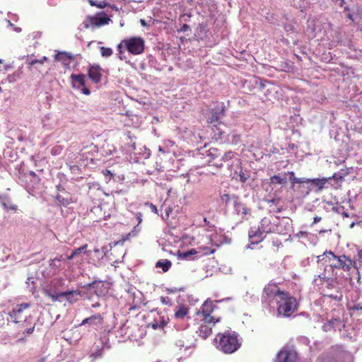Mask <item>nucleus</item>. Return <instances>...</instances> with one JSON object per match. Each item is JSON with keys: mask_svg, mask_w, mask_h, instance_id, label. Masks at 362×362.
Segmentation results:
<instances>
[{"mask_svg": "<svg viewBox=\"0 0 362 362\" xmlns=\"http://www.w3.org/2000/svg\"><path fill=\"white\" fill-rule=\"evenodd\" d=\"M214 342L216 348L225 354H233L241 346L240 339L235 332L226 331L218 333Z\"/></svg>", "mask_w": 362, "mask_h": 362, "instance_id": "1", "label": "nucleus"}, {"mask_svg": "<svg viewBox=\"0 0 362 362\" xmlns=\"http://www.w3.org/2000/svg\"><path fill=\"white\" fill-rule=\"evenodd\" d=\"M276 302L278 305V314L284 317H290L298 309L296 299L291 296L287 291L282 293L281 297Z\"/></svg>", "mask_w": 362, "mask_h": 362, "instance_id": "2", "label": "nucleus"}, {"mask_svg": "<svg viewBox=\"0 0 362 362\" xmlns=\"http://www.w3.org/2000/svg\"><path fill=\"white\" fill-rule=\"evenodd\" d=\"M125 48L130 54L139 55L144 52L145 41L141 37H131L124 39L117 45L118 49Z\"/></svg>", "mask_w": 362, "mask_h": 362, "instance_id": "3", "label": "nucleus"}, {"mask_svg": "<svg viewBox=\"0 0 362 362\" xmlns=\"http://www.w3.org/2000/svg\"><path fill=\"white\" fill-rule=\"evenodd\" d=\"M43 293L54 302L59 300V298L61 297H65L66 300L70 303H76L78 300V297L81 296V291L78 290L59 293L52 291L49 288H45Z\"/></svg>", "mask_w": 362, "mask_h": 362, "instance_id": "4", "label": "nucleus"}, {"mask_svg": "<svg viewBox=\"0 0 362 362\" xmlns=\"http://www.w3.org/2000/svg\"><path fill=\"white\" fill-rule=\"evenodd\" d=\"M40 182V179L39 176L33 171L21 174L18 178V182L24 187L29 193L38 187Z\"/></svg>", "mask_w": 362, "mask_h": 362, "instance_id": "5", "label": "nucleus"}, {"mask_svg": "<svg viewBox=\"0 0 362 362\" xmlns=\"http://www.w3.org/2000/svg\"><path fill=\"white\" fill-rule=\"evenodd\" d=\"M324 255L329 259L330 266L334 268L342 269L345 271L349 270L352 261L344 255H335L331 250H325Z\"/></svg>", "mask_w": 362, "mask_h": 362, "instance_id": "6", "label": "nucleus"}, {"mask_svg": "<svg viewBox=\"0 0 362 362\" xmlns=\"http://www.w3.org/2000/svg\"><path fill=\"white\" fill-rule=\"evenodd\" d=\"M30 307L31 304L29 303L17 304L13 308L12 311L9 314L11 320L16 323H19L26 321L28 317L31 319L30 315H28V313L27 311Z\"/></svg>", "mask_w": 362, "mask_h": 362, "instance_id": "7", "label": "nucleus"}, {"mask_svg": "<svg viewBox=\"0 0 362 362\" xmlns=\"http://www.w3.org/2000/svg\"><path fill=\"white\" fill-rule=\"evenodd\" d=\"M284 220H280L277 217H264L261 220L260 227L262 231L267 233H279L282 230L280 228L281 223Z\"/></svg>", "mask_w": 362, "mask_h": 362, "instance_id": "8", "label": "nucleus"}, {"mask_svg": "<svg viewBox=\"0 0 362 362\" xmlns=\"http://www.w3.org/2000/svg\"><path fill=\"white\" fill-rule=\"evenodd\" d=\"M276 362H298L296 350L291 346H284L278 353Z\"/></svg>", "mask_w": 362, "mask_h": 362, "instance_id": "9", "label": "nucleus"}, {"mask_svg": "<svg viewBox=\"0 0 362 362\" xmlns=\"http://www.w3.org/2000/svg\"><path fill=\"white\" fill-rule=\"evenodd\" d=\"M232 214L238 217L240 222L248 220L251 216V209L241 202L240 197L232 205Z\"/></svg>", "mask_w": 362, "mask_h": 362, "instance_id": "10", "label": "nucleus"}, {"mask_svg": "<svg viewBox=\"0 0 362 362\" xmlns=\"http://www.w3.org/2000/svg\"><path fill=\"white\" fill-rule=\"evenodd\" d=\"M135 214L136 218L138 222L137 225L134 227L133 230L131 232L124 235H122V237L119 240L111 242L109 244L110 247H113L117 245L124 246V243L129 241L131 238L136 236L139 233V232L140 231V228L139 227V225L142 222L143 216L141 212H136Z\"/></svg>", "mask_w": 362, "mask_h": 362, "instance_id": "11", "label": "nucleus"}, {"mask_svg": "<svg viewBox=\"0 0 362 362\" xmlns=\"http://www.w3.org/2000/svg\"><path fill=\"white\" fill-rule=\"evenodd\" d=\"M198 321L199 328L197 331L198 335L204 339L208 338L212 334V327L216 322L220 321L219 318L216 320H202V318H197Z\"/></svg>", "mask_w": 362, "mask_h": 362, "instance_id": "12", "label": "nucleus"}, {"mask_svg": "<svg viewBox=\"0 0 362 362\" xmlns=\"http://www.w3.org/2000/svg\"><path fill=\"white\" fill-rule=\"evenodd\" d=\"M71 85L74 88L79 89L81 92L86 95H90V90L85 86L86 85V76L84 74H72L70 76Z\"/></svg>", "mask_w": 362, "mask_h": 362, "instance_id": "13", "label": "nucleus"}, {"mask_svg": "<svg viewBox=\"0 0 362 362\" xmlns=\"http://www.w3.org/2000/svg\"><path fill=\"white\" fill-rule=\"evenodd\" d=\"M214 310V305L211 300H206L201 307V312H197V318H202V320H216L217 318L212 316L211 314Z\"/></svg>", "mask_w": 362, "mask_h": 362, "instance_id": "14", "label": "nucleus"}, {"mask_svg": "<svg viewBox=\"0 0 362 362\" xmlns=\"http://www.w3.org/2000/svg\"><path fill=\"white\" fill-rule=\"evenodd\" d=\"M267 233L262 231L261 227L259 225L257 228L252 227L249 230L248 235L250 244L247 245V249L250 248L251 245H255L260 243L265 237Z\"/></svg>", "mask_w": 362, "mask_h": 362, "instance_id": "15", "label": "nucleus"}, {"mask_svg": "<svg viewBox=\"0 0 362 362\" xmlns=\"http://www.w3.org/2000/svg\"><path fill=\"white\" fill-rule=\"evenodd\" d=\"M108 21L109 19L105 17L88 16L83 22L81 25L83 26L85 29H88L90 27H99L103 25L107 24Z\"/></svg>", "mask_w": 362, "mask_h": 362, "instance_id": "16", "label": "nucleus"}, {"mask_svg": "<svg viewBox=\"0 0 362 362\" xmlns=\"http://www.w3.org/2000/svg\"><path fill=\"white\" fill-rule=\"evenodd\" d=\"M264 292L267 298H273L276 301L281 297L282 293H286L285 291H281L276 284H268L264 288Z\"/></svg>", "mask_w": 362, "mask_h": 362, "instance_id": "17", "label": "nucleus"}, {"mask_svg": "<svg viewBox=\"0 0 362 362\" xmlns=\"http://www.w3.org/2000/svg\"><path fill=\"white\" fill-rule=\"evenodd\" d=\"M299 238V240L303 243L305 247L314 246L317 237L311 233L307 232L300 231L296 235Z\"/></svg>", "mask_w": 362, "mask_h": 362, "instance_id": "18", "label": "nucleus"}, {"mask_svg": "<svg viewBox=\"0 0 362 362\" xmlns=\"http://www.w3.org/2000/svg\"><path fill=\"white\" fill-rule=\"evenodd\" d=\"M224 105L218 104L214 109H212L210 116L208 117V122L210 123L218 122L224 115Z\"/></svg>", "mask_w": 362, "mask_h": 362, "instance_id": "19", "label": "nucleus"}, {"mask_svg": "<svg viewBox=\"0 0 362 362\" xmlns=\"http://www.w3.org/2000/svg\"><path fill=\"white\" fill-rule=\"evenodd\" d=\"M171 254L177 256L178 260L181 261H191L196 258L197 250H177L176 253Z\"/></svg>", "mask_w": 362, "mask_h": 362, "instance_id": "20", "label": "nucleus"}, {"mask_svg": "<svg viewBox=\"0 0 362 362\" xmlns=\"http://www.w3.org/2000/svg\"><path fill=\"white\" fill-rule=\"evenodd\" d=\"M101 68L99 65H91L88 69V77L95 83H98L101 81L102 74Z\"/></svg>", "mask_w": 362, "mask_h": 362, "instance_id": "21", "label": "nucleus"}, {"mask_svg": "<svg viewBox=\"0 0 362 362\" xmlns=\"http://www.w3.org/2000/svg\"><path fill=\"white\" fill-rule=\"evenodd\" d=\"M74 55L70 52H58L54 55V59L56 61L61 62L65 68H69L70 65V61L73 59Z\"/></svg>", "mask_w": 362, "mask_h": 362, "instance_id": "22", "label": "nucleus"}, {"mask_svg": "<svg viewBox=\"0 0 362 362\" xmlns=\"http://www.w3.org/2000/svg\"><path fill=\"white\" fill-rule=\"evenodd\" d=\"M341 325L342 322L339 318H332L322 325V329L325 332H329L336 329L341 330Z\"/></svg>", "mask_w": 362, "mask_h": 362, "instance_id": "23", "label": "nucleus"}, {"mask_svg": "<svg viewBox=\"0 0 362 362\" xmlns=\"http://www.w3.org/2000/svg\"><path fill=\"white\" fill-rule=\"evenodd\" d=\"M103 317L100 314L93 315L89 317H86L81 322L79 326L89 324L90 325H102L103 323Z\"/></svg>", "mask_w": 362, "mask_h": 362, "instance_id": "24", "label": "nucleus"}, {"mask_svg": "<svg viewBox=\"0 0 362 362\" xmlns=\"http://www.w3.org/2000/svg\"><path fill=\"white\" fill-rule=\"evenodd\" d=\"M213 138L221 143H225V139L227 135V132L221 129L220 127L214 125L212 128Z\"/></svg>", "mask_w": 362, "mask_h": 362, "instance_id": "25", "label": "nucleus"}, {"mask_svg": "<svg viewBox=\"0 0 362 362\" xmlns=\"http://www.w3.org/2000/svg\"><path fill=\"white\" fill-rule=\"evenodd\" d=\"M230 239L227 238L226 236L222 235L215 234L212 235L211 237V242L212 245H214L218 247L222 246L224 242L230 243Z\"/></svg>", "mask_w": 362, "mask_h": 362, "instance_id": "26", "label": "nucleus"}, {"mask_svg": "<svg viewBox=\"0 0 362 362\" xmlns=\"http://www.w3.org/2000/svg\"><path fill=\"white\" fill-rule=\"evenodd\" d=\"M347 17L357 24L362 32V8H358L356 13H348Z\"/></svg>", "mask_w": 362, "mask_h": 362, "instance_id": "27", "label": "nucleus"}, {"mask_svg": "<svg viewBox=\"0 0 362 362\" xmlns=\"http://www.w3.org/2000/svg\"><path fill=\"white\" fill-rule=\"evenodd\" d=\"M189 309L184 305L178 306L177 309L175 310L174 314V317L175 319H185V317H188L187 315L189 314Z\"/></svg>", "mask_w": 362, "mask_h": 362, "instance_id": "28", "label": "nucleus"}, {"mask_svg": "<svg viewBox=\"0 0 362 362\" xmlns=\"http://www.w3.org/2000/svg\"><path fill=\"white\" fill-rule=\"evenodd\" d=\"M234 153L231 151L226 152L221 157L219 160L216 162L214 165L218 168H222L223 165V162H228L234 157Z\"/></svg>", "mask_w": 362, "mask_h": 362, "instance_id": "29", "label": "nucleus"}, {"mask_svg": "<svg viewBox=\"0 0 362 362\" xmlns=\"http://www.w3.org/2000/svg\"><path fill=\"white\" fill-rule=\"evenodd\" d=\"M270 183L276 185H285L287 183V177H286V173H284V175H275L270 177Z\"/></svg>", "mask_w": 362, "mask_h": 362, "instance_id": "30", "label": "nucleus"}, {"mask_svg": "<svg viewBox=\"0 0 362 362\" xmlns=\"http://www.w3.org/2000/svg\"><path fill=\"white\" fill-rule=\"evenodd\" d=\"M240 141V136L238 134L235 132H232L230 133H227L225 143L232 144H237Z\"/></svg>", "mask_w": 362, "mask_h": 362, "instance_id": "31", "label": "nucleus"}, {"mask_svg": "<svg viewBox=\"0 0 362 362\" xmlns=\"http://www.w3.org/2000/svg\"><path fill=\"white\" fill-rule=\"evenodd\" d=\"M172 266V262L168 259H160L156 263V268H160L163 272H168Z\"/></svg>", "mask_w": 362, "mask_h": 362, "instance_id": "32", "label": "nucleus"}, {"mask_svg": "<svg viewBox=\"0 0 362 362\" xmlns=\"http://www.w3.org/2000/svg\"><path fill=\"white\" fill-rule=\"evenodd\" d=\"M250 177L249 172H243L242 168H240V172L235 171L233 175V178L239 180L241 182H245Z\"/></svg>", "mask_w": 362, "mask_h": 362, "instance_id": "33", "label": "nucleus"}, {"mask_svg": "<svg viewBox=\"0 0 362 362\" xmlns=\"http://www.w3.org/2000/svg\"><path fill=\"white\" fill-rule=\"evenodd\" d=\"M129 138L130 139H132V137L130 136V135H129ZM124 150L125 151V153L127 154H129L130 156H132V154L136 153V147L135 142L132 141V140H130L129 143H127L125 144V146L124 147Z\"/></svg>", "mask_w": 362, "mask_h": 362, "instance_id": "34", "label": "nucleus"}, {"mask_svg": "<svg viewBox=\"0 0 362 362\" xmlns=\"http://www.w3.org/2000/svg\"><path fill=\"white\" fill-rule=\"evenodd\" d=\"M319 280L320 281V285H325V287L327 288H334L336 281L331 278H326L325 276L321 277L319 276Z\"/></svg>", "mask_w": 362, "mask_h": 362, "instance_id": "35", "label": "nucleus"}, {"mask_svg": "<svg viewBox=\"0 0 362 362\" xmlns=\"http://www.w3.org/2000/svg\"><path fill=\"white\" fill-rule=\"evenodd\" d=\"M55 200L59 205H62L64 206H68L71 202V199L69 197H64L59 192L55 195Z\"/></svg>", "mask_w": 362, "mask_h": 362, "instance_id": "36", "label": "nucleus"}, {"mask_svg": "<svg viewBox=\"0 0 362 362\" xmlns=\"http://www.w3.org/2000/svg\"><path fill=\"white\" fill-rule=\"evenodd\" d=\"M222 200H223L226 204L233 205V203L239 198L236 194H224L222 196Z\"/></svg>", "mask_w": 362, "mask_h": 362, "instance_id": "37", "label": "nucleus"}, {"mask_svg": "<svg viewBox=\"0 0 362 362\" xmlns=\"http://www.w3.org/2000/svg\"><path fill=\"white\" fill-rule=\"evenodd\" d=\"M310 182H312L315 187H317L318 190H321L325 187V184L327 182V178H315V179H310Z\"/></svg>", "mask_w": 362, "mask_h": 362, "instance_id": "38", "label": "nucleus"}, {"mask_svg": "<svg viewBox=\"0 0 362 362\" xmlns=\"http://www.w3.org/2000/svg\"><path fill=\"white\" fill-rule=\"evenodd\" d=\"M221 156L220 151L215 148H211L207 151V156L210 158V160H215Z\"/></svg>", "mask_w": 362, "mask_h": 362, "instance_id": "39", "label": "nucleus"}, {"mask_svg": "<svg viewBox=\"0 0 362 362\" xmlns=\"http://www.w3.org/2000/svg\"><path fill=\"white\" fill-rule=\"evenodd\" d=\"M143 148H144V150L142 148H139V151L136 150V153H134V155H135V156L141 155L142 158L146 159L150 156V151L144 146Z\"/></svg>", "mask_w": 362, "mask_h": 362, "instance_id": "40", "label": "nucleus"}, {"mask_svg": "<svg viewBox=\"0 0 362 362\" xmlns=\"http://www.w3.org/2000/svg\"><path fill=\"white\" fill-rule=\"evenodd\" d=\"M100 53H101L102 57L107 58V57H110L113 54V51L110 47H100Z\"/></svg>", "mask_w": 362, "mask_h": 362, "instance_id": "41", "label": "nucleus"}, {"mask_svg": "<svg viewBox=\"0 0 362 362\" xmlns=\"http://www.w3.org/2000/svg\"><path fill=\"white\" fill-rule=\"evenodd\" d=\"M333 210L335 211L337 214H341L344 217H349V214L345 211L344 207L342 206L334 207Z\"/></svg>", "mask_w": 362, "mask_h": 362, "instance_id": "42", "label": "nucleus"}, {"mask_svg": "<svg viewBox=\"0 0 362 362\" xmlns=\"http://www.w3.org/2000/svg\"><path fill=\"white\" fill-rule=\"evenodd\" d=\"M182 241V243L185 245H187V244L192 245V243L194 242V238L191 235H186L183 236Z\"/></svg>", "mask_w": 362, "mask_h": 362, "instance_id": "43", "label": "nucleus"}, {"mask_svg": "<svg viewBox=\"0 0 362 362\" xmlns=\"http://www.w3.org/2000/svg\"><path fill=\"white\" fill-rule=\"evenodd\" d=\"M324 296L329 297V298L334 299L337 301H340L342 298V295L340 292H339V295L329 294L325 293Z\"/></svg>", "mask_w": 362, "mask_h": 362, "instance_id": "44", "label": "nucleus"}, {"mask_svg": "<svg viewBox=\"0 0 362 362\" xmlns=\"http://www.w3.org/2000/svg\"><path fill=\"white\" fill-rule=\"evenodd\" d=\"M62 148L61 146H55L51 150V153L53 156L59 155L62 153Z\"/></svg>", "mask_w": 362, "mask_h": 362, "instance_id": "45", "label": "nucleus"}, {"mask_svg": "<svg viewBox=\"0 0 362 362\" xmlns=\"http://www.w3.org/2000/svg\"><path fill=\"white\" fill-rule=\"evenodd\" d=\"M103 175L105 177V178L107 180V182L110 181L111 177L113 176L112 173L109 170H105L103 172Z\"/></svg>", "mask_w": 362, "mask_h": 362, "instance_id": "46", "label": "nucleus"}, {"mask_svg": "<svg viewBox=\"0 0 362 362\" xmlns=\"http://www.w3.org/2000/svg\"><path fill=\"white\" fill-rule=\"evenodd\" d=\"M160 300L163 304L168 305L170 304V299L168 296H161Z\"/></svg>", "mask_w": 362, "mask_h": 362, "instance_id": "47", "label": "nucleus"}, {"mask_svg": "<svg viewBox=\"0 0 362 362\" xmlns=\"http://www.w3.org/2000/svg\"><path fill=\"white\" fill-rule=\"evenodd\" d=\"M288 174L290 175V180L293 184L296 183L298 181V178L295 176V173L293 172H288Z\"/></svg>", "mask_w": 362, "mask_h": 362, "instance_id": "48", "label": "nucleus"}, {"mask_svg": "<svg viewBox=\"0 0 362 362\" xmlns=\"http://www.w3.org/2000/svg\"><path fill=\"white\" fill-rule=\"evenodd\" d=\"M34 329H35V325H33V326H30V327L25 329L23 332V334L28 335V334H32L34 332Z\"/></svg>", "mask_w": 362, "mask_h": 362, "instance_id": "49", "label": "nucleus"}, {"mask_svg": "<svg viewBox=\"0 0 362 362\" xmlns=\"http://www.w3.org/2000/svg\"><path fill=\"white\" fill-rule=\"evenodd\" d=\"M90 4L92 6H96L98 8H104L105 6V3H104V2H101V3L98 4L93 0H90Z\"/></svg>", "mask_w": 362, "mask_h": 362, "instance_id": "50", "label": "nucleus"}, {"mask_svg": "<svg viewBox=\"0 0 362 362\" xmlns=\"http://www.w3.org/2000/svg\"><path fill=\"white\" fill-rule=\"evenodd\" d=\"M268 204H272L276 205L279 202V198L277 199H268L266 200Z\"/></svg>", "mask_w": 362, "mask_h": 362, "instance_id": "51", "label": "nucleus"}, {"mask_svg": "<svg viewBox=\"0 0 362 362\" xmlns=\"http://www.w3.org/2000/svg\"><path fill=\"white\" fill-rule=\"evenodd\" d=\"M117 50H118V57L121 59V60H123V59H126V57L124 55V53L122 50V49H118L117 48Z\"/></svg>", "mask_w": 362, "mask_h": 362, "instance_id": "52", "label": "nucleus"}, {"mask_svg": "<svg viewBox=\"0 0 362 362\" xmlns=\"http://www.w3.org/2000/svg\"><path fill=\"white\" fill-rule=\"evenodd\" d=\"M146 204L149 205V207L152 212H153L155 214L158 213L157 207L156 206V205H154L151 203V204L147 203Z\"/></svg>", "mask_w": 362, "mask_h": 362, "instance_id": "53", "label": "nucleus"}, {"mask_svg": "<svg viewBox=\"0 0 362 362\" xmlns=\"http://www.w3.org/2000/svg\"><path fill=\"white\" fill-rule=\"evenodd\" d=\"M298 181H297L296 183H309L310 181V179H306L305 177L298 178Z\"/></svg>", "mask_w": 362, "mask_h": 362, "instance_id": "54", "label": "nucleus"}, {"mask_svg": "<svg viewBox=\"0 0 362 362\" xmlns=\"http://www.w3.org/2000/svg\"><path fill=\"white\" fill-rule=\"evenodd\" d=\"M203 221L204 223V226H208L209 228H212L214 226H212L210 222L206 219V218H204Z\"/></svg>", "mask_w": 362, "mask_h": 362, "instance_id": "55", "label": "nucleus"}, {"mask_svg": "<svg viewBox=\"0 0 362 362\" xmlns=\"http://www.w3.org/2000/svg\"><path fill=\"white\" fill-rule=\"evenodd\" d=\"M190 29L189 26L187 24H183L182 28H180V30L182 32H185L187 30H189Z\"/></svg>", "mask_w": 362, "mask_h": 362, "instance_id": "56", "label": "nucleus"}, {"mask_svg": "<svg viewBox=\"0 0 362 362\" xmlns=\"http://www.w3.org/2000/svg\"><path fill=\"white\" fill-rule=\"evenodd\" d=\"M334 1L340 6L344 7L345 4L344 0H334Z\"/></svg>", "mask_w": 362, "mask_h": 362, "instance_id": "57", "label": "nucleus"}, {"mask_svg": "<svg viewBox=\"0 0 362 362\" xmlns=\"http://www.w3.org/2000/svg\"><path fill=\"white\" fill-rule=\"evenodd\" d=\"M319 234H322V233H331V229L329 228H325V229H322V230H317Z\"/></svg>", "mask_w": 362, "mask_h": 362, "instance_id": "58", "label": "nucleus"}, {"mask_svg": "<svg viewBox=\"0 0 362 362\" xmlns=\"http://www.w3.org/2000/svg\"><path fill=\"white\" fill-rule=\"evenodd\" d=\"M27 62L30 65H34V64L38 63L37 59H28Z\"/></svg>", "mask_w": 362, "mask_h": 362, "instance_id": "59", "label": "nucleus"}, {"mask_svg": "<svg viewBox=\"0 0 362 362\" xmlns=\"http://www.w3.org/2000/svg\"><path fill=\"white\" fill-rule=\"evenodd\" d=\"M48 60V58L45 56H44L42 59H37V62L39 64H43L45 62H47Z\"/></svg>", "mask_w": 362, "mask_h": 362, "instance_id": "60", "label": "nucleus"}, {"mask_svg": "<svg viewBox=\"0 0 362 362\" xmlns=\"http://www.w3.org/2000/svg\"><path fill=\"white\" fill-rule=\"evenodd\" d=\"M322 218L320 216H315L313 220V223L312 225L315 224L321 221Z\"/></svg>", "mask_w": 362, "mask_h": 362, "instance_id": "61", "label": "nucleus"}, {"mask_svg": "<svg viewBox=\"0 0 362 362\" xmlns=\"http://www.w3.org/2000/svg\"><path fill=\"white\" fill-rule=\"evenodd\" d=\"M56 188H57V192L64 191V189L60 185H57Z\"/></svg>", "mask_w": 362, "mask_h": 362, "instance_id": "62", "label": "nucleus"}, {"mask_svg": "<svg viewBox=\"0 0 362 362\" xmlns=\"http://www.w3.org/2000/svg\"><path fill=\"white\" fill-rule=\"evenodd\" d=\"M285 29H286V31L292 30H293V27L291 25H286L285 26Z\"/></svg>", "mask_w": 362, "mask_h": 362, "instance_id": "63", "label": "nucleus"}, {"mask_svg": "<svg viewBox=\"0 0 362 362\" xmlns=\"http://www.w3.org/2000/svg\"><path fill=\"white\" fill-rule=\"evenodd\" d=\"M81 250H74V252L72 253L71 256L69 258L72 257L74 255H76L80 254V252H81Z\"/></svg>", "mask_w": 362, "mask_h": 362, "instance_id": "64", "label": "nucleus"}]
</instances>
